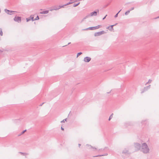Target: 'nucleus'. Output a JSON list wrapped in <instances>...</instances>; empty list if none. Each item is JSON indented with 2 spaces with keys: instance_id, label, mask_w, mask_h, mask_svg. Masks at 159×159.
I'll use <instances>...</instances> for the list:
<instances>
[{
  "instance_id": "ddd939ff",
  "label": "nucleus",
  "mask_w": 159,
  "mask_h": 159,
  "mask_svg": "<svg viewBox=\"0 0 159 159\" xmlns=\"http://www.w3.org/2000/svg\"><path fill=\"white\" fill-rule=\"evenodd\" d=\"M113 116V114H112L109 117V120H110L112 118Z\"/></svg>"
},
{
  "instance_id": "2eb2a0df",
  "label": "nucleus",
  "mask_w": 159,
  "mask_h": 159,
  "mask_svg": "<svg viewBox=\"0 0 159 159\" xmlns=\"http://www.w3.org/2000/svg\"><path fill=\"white\" fill-rule=\"evenodd\" d=\"M80 3H78V4H76V5H74V7H76V6L77 5H79V4Z\"/></svg>"
},
{
  "instance_id": "dca6fc26",
  "label": "nucleus",
  "mask_w": 159,
  "mask_h": 159,
  "mask_svg": "<svg viewBox=\"0 0 159 159\" xmlns=\"http://www.w3.org/2000/svg\"><path fill=\"white\" fill-rule=\"evenodd\" d=\"M6 11L7 13H8V12H9V11H9V10H6Z\"/></svg>"
},
{
  "instance_id": "4468645a",
  "label": "nucleus",
  "mask_w": 159,
  "mask_h": 159,
  "mask_svg": "<svg viewBox=\"0 0 159 159\" xmlns=\"http://www.w3.org/2000/svg\"><path fill=\"white\" fill-rule=\"evenodd\" d=\"M129 13V11H127L125 13V14L126 15H127V14H128V13Z\"/></svg>"
},
{
  "instance_id": "f8f14e48",
  "label": "nucleus",
  "mask_w": 159,
  "mask_h": 159,
  "mask_svg": "<svg viewBox=\"0 0 159 159\" xmlns=\"http://www.w3.org/2000/svg\"><path fill=\"white\" fill-rule=\"evenodd\" d=\"M2 30L0 29V36H2Z\"/></svg>"
},
{
  "instance_id": "9b49d317",
  "label": "nucleus",
  "mask_w": 159,
  "mask_h": 159,
  "mask_svg": "<svg viewBox=\"0 0 159 159\" xmlns=\"http://www.w3.org/2000/svg\"><path fill=\"white\" fill-rule=\"evenodd\" d=\"M26 130H25L23 131L20 134H19L18 135V136H20V135H21V134H23L26 131Z\"/></svg>"
},
{
  "instance_id": "a211bd4d",
  "label": "nucleus",
  "mask_w": 159,
  "mask_h": 159,
  "mask_svg": "<svg viewBox=\"0 0 159 159\" xmlns=\"http://www.w3.org/2000/svg\"><path fill=\"white\" fill-rule=\"evenodd\" d=\"M30 20V19H26L27 21V22L28 21Z\"/></svg>"
},
{
  "instance_id": "b1692460",
  "label": "nucleus",
  "mask_w": 159,
  "mask_h": 159,
  "mask_svg": "<svg viewBox=\"0 0 159 159\" xmlns=\"http://www.w3.org/2000/svg\"><path fill=\"white\" fill-rule=\"evenodd\" d=\"M119 12H120V11H119V12H118V13H119Z\"/></svg>"
},
{
  "instance_id": "a878e982",
  "label": "nucleus",
  "mask_w": 159,
  "mask_h": 159,
  "mask_svg": "<svg viewBox=\"0 0 159 159\" xmlns=\"http://www.w3.org/2000/svg\"><path fill=\"white\" fill-rule=\"evenodd\" d=\"M119 12H120V11H119V12H118V13H119Z\"/></svg>"
},
{
  "instance_id": "f03ea898",
  "label": "nucleus",
  "mask_w": 159,
  "mask_h": 159,
  "mask_svg": "<svg viewBox=\"0 0 159 159\" xmlns=\"http://www.w3.org/2000/svg\"><path fill=\"white\" fill-rule=\"evenodd\" d=\"M14 20L18 22H20L21 21V18L18 16H16L14 18Z\"/></svg>"
},
{
  "instance_id": "aec40b11",
  "label": "nucleus",
  "mask_w": 159,
  "mask_h": 159,
  "mask_svg": "<svg viewBox=\"0 0 159 159\" xmlns=\"http://www.w3.org/2000/svg\"><path fill=\"white\" fill-rule=\"evenodd\" d=\"M65 122V121L63 120H62V121H61V122Z\"/></svg>"
},
{
  "instance_id": "20e7f679",
  "label": "nucleus",
  "mask_w": 159,
  "mask_h": 159,
  "mask_svg": "<svg viewBox=\"0 0 159 159\" xmlns=\"http://www.w3.org/2000/svg\"><path fill=\"white\" fill-rule=\"evenodd\" d=\"M90 60V58L89 57H86L84 58V61L85 62H88Z\"/></svg>"
},
{
  "instance_id": "393cba45",
  "label": "nucleus",
  "mask_w": 159,
  "mask_h": 159,
  "mask_svg": "<svg viewBox=\"0 0 159 159\" xmlns=\"http://www.w3.org/2000/svg\"><path fill=\"white\" fill-rule=\"evenodd\" d=\"M119 12H120V11H119V12H118V13H119Z\"/></svg>"
},
{
  "instance_id": "4be33fe9",
  "label": "nucleus",
  "mask_w": 159,
  "mask_h": 159,
  "mask_svg": "<svg viewBox=\"0 0 159 159\" xmlns=\"http://www.w3.org/2000/svg\"><path fill=\"white\" fill-rule=\"evenodd\" d=\"M105 17H104V18H103V19H104L105 18Z\"/></svg>"
},
{
  "instance_id": "39448f33",
  "label": "nucleus",
  "mask_w": 159,
  "mask_h": 159,
  "mask_svg": "<svg viewBox=\"0 0 159 159\" xmlns=\"http://www.w3.org/2000/svg\"><path fill=\"white\" fill-rule=\"evenodd\" d=\"M97 12H96V11H94V12H92L91 13V16H96L97 14Z\"/></svg>"
},
{
  "instance_id": "412c9836",
  "label": "nucleus",
  "mask_w": 159,
  "mask_h": 159,
  "mask_svg": "<svg viewBox=\"0 0 159 159\" xmlns=\"http://www.w3.org/2000/svg\"><path fill=\"white\" fill-rule=\"evenodd\" d=\"M10 12H14V11H11Z\"/></svg>"
},
{
  "instance_id": "f257e3e1",
  "label": "nucleus",
  "mask_w": 159,
  "mask_h": 159,
  "mask_svg": "<svg viewBox=\"0 0 159 159\" xmlns=\"http://www.w3.org/2000/svg\"><path fill=\"white\" fill-rule=\"evenodd\" d=\"M142 151L145 153H148L149 151L147 145L146 143H143L142 145Z\"/></svg>"
},
{
  "instance_id": "0eeeda50",
  "label": "nucleus",
  "mask_w": 159,
  "mask_h": 159,
  "mask_svg": "<svg viewBox=\"0 0 159 159\" xmlns=\"http://www.w3.org/2000/svg\"><path fill=\"white\" fill-rule=\"evenodd\" d=\"M48 13V11H46L42 12H40V13L41 14H46Z\"/></svg>"
},
{
  "instance_id": "6e6552de",
  "label": "nucleus",
  "mask_w": 159,
  "mask_h": 159,
  "mask_svg": "<svg viewBox=\"0 0 159 159\" xmlns=\"http://www.w3.org/2000/svg\"><path fill=\"white\" fill-rule=\"evenodd\" d=\"M30 17H31V20H37V19H39V16H37V19L36 18L35 19H34V17H32L31 16Z\"/></svg>"
},
{
  "instance_id": "423d86ee",
  "label": "nucleus",
  "mask_w": 159,
  "mask_h": 159,
  "mask_svg": "<svg viewBox=\"0 0 159 159\" xmlns=\"http://www.w3.org/2000/svg\"><path fill=\"white\" fill-rule=\"evenodd\" d=\"M113 25H111L110 26H109L107 28V29H109L110 30L112 31L113 30Z\"/></svg>"
},
{
  "instance_id": "7ed1b4c3",
  "label": "nucleus",
  "mask_w": 159,
  "mask_h": 159,
  "mask_svg": "<svg viewBox=\"0 0 159 159\" xmlns=\"http://www.w3.org/2000/svg\"><path fill=\"white\" fill-rule=\"evenodd\" d=\"M104 31H101L100 32H98L97 33H96L94 35H95V36H99V35L104 34Z\"/></svg>"
},
{
  "instance_id": "1a4fd4ad",
  "label": "nucleus",
  "mask_w": 159,
  "mask_h": 159,
  "mask_svg": "<svg viewBox=\"0 0 159 159\" xmlns=\"http://www.w3.org/2000/svg\"><path fill=\"white\" fill-rule=\"evenodd\" d=\"M99 26L98 27L97 26V27H94L90 28V29L91 30H93V28H95V29H98L99 28Z\"/></svg>"
},
{
  "instance_id": "9d476101",
  "label": "nucleus",
  "mask_w": 159,
  "mask_h": 159,
  "mask_svg": "<svg viewBox=\"0 0 159 159\" xmlns=\"http://www.w3.org/2000/svg\"><path fill=\"white\" fill-rule=\"evenodd\" d=\"M82 53L81 52L78 53L77 54V57H78L80 55L82 54Z\"/></svg>"
},
{
  "instance_id": "6ab92c4d",
  "label": "nucleus",
  "mask_w": 159,
  "mask_h": 159,
  "mask_svg": "<svg viewBox=\"0 0 159 159\" xmlns=\"http://www.w3.org/2000/svg\"><path fill=\"white\" fill-rule=\"evenodd\" d=\"M61 129L62 130H64V129L61 127Z\"/></svg>"
},
{
  "instance_id": "f3484780",
  "label": "nucleus",
  "mask_w": 159,
  "mask_h": 159,
  "mask_svg": "<svg viewBox=\"0 0 159 159\" xmlns=\"http://www.w3.org/2000/svg\"><path fill=\"white\" fill-rule=\"evenodd\" d=\"M118 13H117L115 16V17H116L117 16Z\"/></svg>"
},
{
  "instance_id": "5701e85b",
  "label": "nucleus",
  "mask_w": 159,
  "mask_h": 159,
  "mask_svg": "<svg viewBox=\"0 0 159 159\" xmlns=\"http://www.w3.org/2000/svg\"><path fill=\"white\" fill-rule=\"evenodd\" d=\"M70 43H68V44H70Z\"/></svg>"
}]
</instances>
